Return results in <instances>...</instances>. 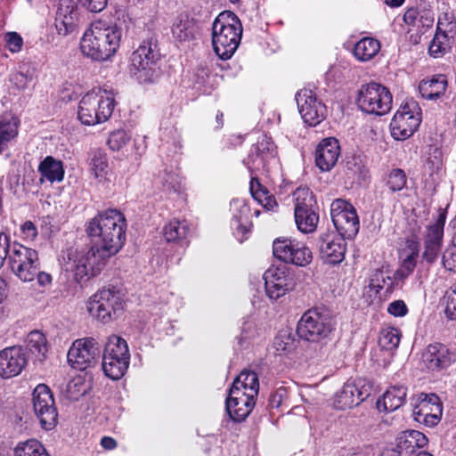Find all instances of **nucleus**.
<instances>
[{
  "mask_svg": "<svg viewBox=\"0 0 456 456\" xmlns=\"http://www.w3.org/2000/svg\"><path fill=\"white\" fill-rule=\"evenodd\" d=\"M126 227L125 215L116 208L101 211L87 222L86 232L94 245L86 252L76 255L71 269L77 282L99 274L107 261L121 250L126 240Z\"/></svg>",
  "mask_w": 456,
  "mask_h": 456,
  "instance_id": "obj_1",
  "label": "nucleus"
},
{
  "mask_svg": "<svg viewBox=\"0 0 456 456\" xmlns=\"http://www.w3.org/2000/svg\"><path fill=\"white\" fill-rule=\"evenodd\" d=\"M121 28L97 20L87 28L80 42L82 53L95 61H106L113 56L120 45Z\"/></svg>",
  "mask_w": 456,
  "mask_h": 456,
  "instance_id": "obj_2",
  "label": "nucleus"
},
{
  "mask_svg": "<svg viewBox=\"0 0 456 456\" xmlns=\"http://www.w3.org/2000/svg\"><path fill=\"white\" fill-rule=\"evenodd\" d=\"M160 53L157 41L152 37L143 40L131 53L127 71L139 84L157 83L162 72L158 67Z\"/></svg>",
  "mask_w": 456,
  "mask_h": 456,
  "instance_id": "obj_3",
  "label": "nucleus"
},
{
  "mask_svg": "<svg viewBox=\"0 0 456 456\" xmlns=\"http://www.w3.org/2000/svg\"><path fill=\"white\" fill-rule=\"evenodd\" d=\"M242 25L232 12H223L212 25V45L221 60H229L236 52L242 36Z\"/></svg>",
  "mask_w": 456,
  "mask_h": 456,
  "instance_id": "obj_4",
  "label": "nucleus"
},
{
  "mask_svg": "<svg viewBox=\"0 0 456 456\" xmlns=\"http://www.w3.org/2000/svg\"><path fill=\"white\" fill-rule=\"evenodd\" d=\"M113 90H102L85 94L79 102L77 118L86 126H94L104 123L111 117L115 105Z\"/></svg>",
  "mask_w": 456,
  "mask_h": 456,
  "instance_id": "obj_5",
  "label": "nucleus"
},
{
  "mask_svg": "<svg viewBox=\"0 0 456 456\" xmlns=\"http://www.w3.org/2000/svg\"><path fill=\"white\" fill-rule=\"evenodd\" d=\"M334 330L331 315L324 308L314 307L303 314L297 326V336L305 341L318 343Z\"/></svg>",
  "mask_w": 456,
  "mask_h": 456,
  "instance_id": "obj_6",
  "label": "nucleus"
},
{
  "mask_svg": "<svg viewBox=\"0 0 456 456\" xmlns=\"http://www.w3.org/2000/svg\"><path fill=\"white\" fill-rule=\"evenodd\" d=\"M130 362V352L126 341L117 335L108 338L102 352V370L112 380L120 379Z\"/></svg>",
  "mask_w": 456,
  "mask_h": 456,
  "instance_id": "obj_7",
  "label": "nucleus"
},
{
  "mask_svg": "<svg viewBox=\"0 0 456 456\" xmlns=\"http://www.w3.org/2000/svg\"><path fill=\"white\" fill-rule=\"evenodd\" d=\"M422 121V110L418 102L406 99L394 114L390 125L391 136L396 141L411 137Z\"/></svg>",
  "mask_w": 456,
  "mask_h": 456,
  "instance_id": "obj_8",
  "label": "nucleus"
},
{
  "mask_svg": "<svg viewBox=\"0 0 456 456\" xmlns=\"http://www.w3.org/2000/svg\"><path fill=\"white\" fill-rule=\"evenodd\" d=\"M125 302L115 287L102 289L88 301L87 310L97 321L106 324L116 320L123 312Z\"/></svg>",
  "mask_w": 456,
  "mask_h": 456,
  "instance_id": "obj_9",
  "label": "nucleus"
},
{
  "mask_svg": "<svg viewBox=\"0 0 456 456\" xmlns=\"http://www.w3.org/2000/svg\"><path fill=\"white\" fill-rule=\"evenodd\" d=\"M7 263L13 274L24 282L34 281L41 267L38 252L16 240L11 242Z\"/></svg>",
  "mask_w": 456,
  "mask_h": 456,
  "instance_id": "obj_10",
  "label": "nucleus"
},
{
  "mask_svg": "<svg viewBox=\"0 0 456 456\" xmlns=\"http://www.w3.org/2000/svg\"><path fill=\"white\" fill-rule=\"evenodd\" d=\"M332 223L338 235L352 240L359 232L360 220L355 208L347 200L336 199L330 205Z\"/></svg>",
  "mask_w": 456,
  "mask_h": 456,
  "instance_id": "obj_11",
  "label": "nucleus"
},
{
  "mask_svg": "<svg viewBox=\"0 0 456 456\" xmlns=\"http://www.w3.org/2000/svg\"><path fill=\"white\" fill-rule=\"evenodd\" d=\"M446 216V210L440 208L436 221L426 226V231L423 234L421 262H425L428 265H432L436 262L442 251Z\"/></svg>",
  "mask_w": 456,
  "mask_h": 456,
  "instance_id": "obj_12",
  "label": "nucleus"
},
{
  "mask_svg": "<svg viewBox=\"0 0 456 456\" xmlns=\"http://www.w3.org/2000/svg\"><path fill=\"white\" fill-rule=\"evenodd\" d=\"M32 395L33 409L41 428L52 430L58 422V411L53 392L45 384H39L35 387Z\"/></svg>",
  "mask_w": 456,
  "mask_h": 456,
  "instance_id": "obj_13",
  "label": "nucleus"
},
{
  "mask_svg": "<svg viewBox=\"0 0 456 456\" xmlns=\"http://www.w3.org/2000/svg\"><path fill=\"white\" fill-rule=\"evenodd\" d=\"M101 355V346L94 338L87 337L76 339L68 351L67 359L69 365L78 370H85L94 366Z\"/></svg>",
  "mask_w": 456,
  "mask_h": 456,
  "instance_id": "obj_14",
  "label": "nucleus"
},
{
  "mask_svg": "<svg viewBox=\"0 0 456 456\" xmlns=\"http://www.w3.org/2000/svg\"><path fill=\"white\" fill-rule=\"evenodd\" d=\"M295 98L299 113L307 126H316L325 119L326 106L311 87H302L297 92Z\"/></svg>",
  "mask_w": 456,
  "mask_h": 456,
  "instance_id": "obj_15",
  "label": "nucleus"
},
{
  "mask_svg": "<svg viewBox=\"0 0 456 456\" xmlns=\"http://www.w3.org/2000/svg\"><path fill=\"white\" fill-rule=\"evenodd\" d=\"M393 96L388 87H362L359 91L357 104L370 114L382 116L392 108Z\"/></svg>",
  "mask_w": 456,
  "mask_h": 456,
  "instance_id": "obj_16",
  "label": "nucleus"
},
{
  "mask_svg": "<svg viewBox=\"0 0 456 456\" xmlns=\"http://www.w3.org/2000/svg\"><path fill=\"white\" fill-rule=\"evenodd\" d=\"M265 292L276 300L294 289L296 280L286 265L272 266L264 273Z\"/></svg>",
  "mask_w": 456,
  "mask_h": 456,
  "instance_id": "obj_17",
  "label": "nucleus"
},
{
  "mask_svg": "<svg viewBox=\"0 0 456 456\" xmlns=\"http://www.w3.org/2000/svg\"><path fill=\"white\" fill-rule=\"evenodd\" d=\"M442 403L436 394H420L414 404V419L428 428L436 426L441 420Z\"/></svg>",
  "mask_w": 456,
  "mask_h": 456,
  "instance_id": "obj_18",
  "label": "nucleus"
},
{
  "mask_svg": "<svg viewBox=\"0 0 456 456\" xmlns=\"http://www.w3.org/2000/svg\"><path fill=\"white\" fill-rule=\"evenodd\" d=\"M423 361L433 372L445 370L456 362V349L441 342L431 343L423 353Z\"/></svg>",
  "mask_w": 456,
  "mask_h": 456,
  "instance_id": "obj_19",
  "label": "nucleus"
},
{
  "mask_svg": "<svg viewBox=\"0 0 456 456\" xmlns=\"http://www.w3.org/2000/svg\"><path fill=\"white\" fill-rule=\"evenodd\" d=\"M345 240L334 232L322 233L318 238V247L322 261L333 265L343 262L346 251Z\"/></svg>",
  "mask_w": 456,
  "mask_h": 456,
  "instance_id": "obj_20",
  "label": "nucleus"
},
{
  "mask_svg": "<svg viewBox=\"0 0 456 456\" xmlns=\"http://www.w3.org/2000/svg\"><path fill=\"white\" fill-rule=\"evenodd\" d=\"M245 393L229 388L225 400V410L234 422L244 421L256 406L257 395Z\"/></svg>",
  "mask_w": 456,
  "mask_h": 456,
  "instance_id": "obj_21",
  "label": "nucleus"
},
{
  "mask_svg": "<svg viewBox=\"0 0 456 456\" xmlns=\"http://www.w3.org/2000/svg\"><path fill=\"white\" fill-rule=\"evenodd\" d=\"M28 358L21 346H8L0 351V377L11 379L21 373Z\"/></svg>",
  "mask_w": 456,
  "mask_h": 456,
  "instance_id": "obj_22",
  "label": "nucleus"
},
{
  "mask_svg": "<svg viewBox=\"0 0 456 456\" xmlns=\"http://www.w3.org/2000/svg\"><path fill=\"white\" fill-rule=\"evenodd\" d=\"M276 156V145L273 139L266 134L258 137L256 143L249 149L248 156L243 159V164L250 173L255 169L264 167L269 159Z\"/></svg>",
  "mask_w": 456,
  "mask_h": 456,
  "instance_id": "obj_23",
  "label": "nucleus"
},
{
  "mask_svg": "<svg viewBox=\"0 0 456 456\" xmlns=\"http://www.w3.org/2000/svg\"><path fill=\"white\" fill-rule=\"evenodd\" d=\"M403 20L409 27V31H416L420 36L433 27L435 23V12L431 5L419 4L407 8Z\"/></svg>",
  "mask_w": 456,
  "mask_h": 456,
  "instance_id": "obj_24",
  "label": "nucleus"
},
{
  "mask_svg": "<svg viewBox=\"0 0 456 456\" xmlns=\"http://www.w3.org/2000/svg\"><path fill=\"white\" fill-rule=\"evenodd\" d=\"M455 24L453 22H443L438 20L435 36L428 45V54L433 58H442L448 53L455 37Z\"/></svg>",
  "mask_w": 456,
  "mask_h": 456,
  "instance_id": "obj_25",
  "label": "nucleus"
},
{
  "mask_svg": "<svg viewBox=\"0 0 456 456\" xmlns=\"http://www.w3.org/2000/svg\"><path fill=\"white\" fill-rule=\"evenodd\" d=\"M340 156V144L335 137L322 139L315 149V164L322 172L331 170Z\"/></svg>",
  "mask_w": 456,
  "mask_h": 456,
  "instance_id": "obj_26",
  "label": "nucleus"
},
{
  "mask_svg": "<svg viewBox=\"0 0 456 456\" xmlns=\"http://www.w3.org/2000/svg\"><path fill=\"white\" fill-rule=\"evenodd\" d=\"M78 20V11L73 0H60L55 17V27L59 34L72 32Z\"/></svg>",
  "mask_w": 456,
  "mask_h": 456,
  "instance_id": "obj_27",
  "label": "nucleus"
},
{
  "mask_svg": "<svg viewBox=\"0 0 456 456\" xmlns=\"http://www.w3.org/2000/svg\"><path fill=\"white\" fill-rule=\"evenodd\" d=\"M368 394L363 392L355 383H346L336 395L334 407L345 411L359 405L363 402Z\"/></svg>",
  "mask_w": 456,
  "mask_h": 456,
  "instance_id": "obj_28",
  "label": "nucleus"
},
{
  "mask_svg": "<svg viewBox=\"0 0 456 456\" xmlns=\"http://www.w3.org/2000/svg\"><path fill=\"white\" fill-rule=\"evenodd\" d=\"M396 447L403 456H410L428 445V437L418 430H405L396 437Z\"/></svg>",
  "mask_w": 456,
  "mask_h": 456,
  "instance_id": "obj_29",
  "label": "nucleus"
},
{
  "mask_svg": "<svg viewBox=\"0 0 456 456\" xmlns=\"http://www.w3.org/2000/svg\"><path fill=\"white\" fill-rule=\"evenodd\" d=\"M420 243L418 236H412L404 240V246L399 251L401 258V269L405 276L413 273L419 257Z\"/></svg>",
  "mask_w": 456,
  "mask_h": 456,
  "instance_id": "obj_30",
  "label": "nucleus"
},
{
  "mask_svg": "<svg viewBox=\"0 0 456 456\" xmlns=\"http://www.w3.org/2000/svg\"><path fill=\"white\" fill-rule=\"evenodd\" d=\"M407 395V387L402 385L390 387L379 398L376 406L379 411L390 412L399 409L405 403Z\"/></svg>",
  "mask_w": 456,
  "mask_h": 456,
  "instance_id": "obj_31",
  "label": "nucleus"
},
{
  "mask_svg": "<svg viewBox=\"0 0 456 456\" xmlns=\"http://www.w3.org/2000/svg\"><path fill=\"white\" fill-rule=\"evenodd\" d=\"M190 234V224L186 220L174 218L163 228V236L167 242H176L182 246H189Z\"/></svg>",
  "mask_w": 456,
  "mask_h": 456,
  "instance_id": "obj_32",
  "label": "nucleus"
},
{
  "mask_svg": "<svg viewBox=\"0 0 456 456\" xmlns=\"http://www.w3.org/2000/svg\"><path fill=\"white\" fill-rule=\"evenodd\" d=\"M19 126L20 119L15 115L5 112L0 116V153L18 136Z\"/></svg>",
  "mask_w": 456,
  "mask_h": 456,
  "instance_id": "obj_33",
  "label": "nucleus"
},
{
  "mask_svg": "<svg viewBox=\"0 0 456 456\" xmlns=\"http://www.w3.org/2000/svg\"><path fill=\"white\" fill-rule=\"evenodd\" d=\"M249 191L253 199L267 210H274L278 203L273 194L260 183L256 176H252L249 183Z\"/></svg>",
  "mask_w": 456,
  "mask_h": 456,
  "instance_id": "obj_34",
  "label": "nucleus"
},
{
  "mask_svg": "<svg viewBox=\"0 0 456 456\" xmlns=\"http://www.w3.org/2000/svg\"><path fill=\"white\" fill-rule=\"evenodd\" d=\"M232 390L246 392L248 395H258L259 380L256 372L250 370H243L233 380L231 387Z\"/></svg>",
  "mask_w": 456,
  "mask_h": 456,
  "instance_id": "obj_35",
  "label": "nucleus"
},
{
  "mask_svg": "<svg viewBox=\"0 0 456 456\" xmlns=\"http://www.w3.org/2000/svg\"><path fill=\"white\" fill-rule=\"evenodd\" d=\"M38 172L50 183L61 182L64 178V167L61 160L46 156L38 166Z\"/></svg>",
  "mask_w": 456,
  "mask_h": 456,
  "instance_id": "obj_36",
  "label": "nucleus"
},
{
  "mask_svg": "<svg viewBox=\"0 0 456 456\" xmlns=\"http://www.w3.org/2000/svg\"><path fill=\"white\" fill-rule=\"evenodd\" d=\"M89 165L94 177L100 182L105 181L109 175V162L102 149H94L89 153Z\"/></svg>",
  "mask_w": 456,
  "mask_h": 456,
  "instance_id": "obj_37",
  "label": "nucleus"
},
{
  "mask_svg": "<svg viewBox=\"0 0 456 456\" xmlns=\"http://www.w3.org/2000/svg\"><path fill=\"white\" fill-rule=\"evenodd\" d=\"M380 50V43L373 37H363L354 47L353 53L360 61H368L373 59Z\"/></svg>",
  "mask_w": 456,
  "mask_h": 456,
  "instance_id": "obj_38",
  "label": "nucleus"
},
{
  "mask_svg": "<svg viewBox=\"0 0 456 456\" xmlns=\"http://www.w3.org/2000/svg\"><path fill=\"white\" fill-rule=\"evenodd\" d=\"M294 213L317 209L314 192L307 187H299L293 192Z\"/></svg>",
  "mask_w": 456,
  "mask_h": 456,
  "instance_id": "obj_39",
  "label": "nucleus"
},
{
  "mask_svg": "<svg viewBox=\"0 0 456 456\" xmlns=\"http://www.w3.org/2000/svg\"><path fill=\"white\" fill-rule=\"evenodd\" d=\"M172 33L180 42L190 41L194 38L196 34V26L192 19L188 16H181L173 24Z\"/></svg>",
  "mask_w": 456,
  "mask_h": 456,
  "instance_id": "obj_40",
  "label": "nucleus"
},
{
  "mask_svg": "<svg viewBox=\"0 0 456 456\" xmlns=\"http://www.w3.org/2000/svg\"><path fill=\"white\" fill-rule=\"evenodd\" d=\"M13 456H51L44 444L37 439L31 438L19 442L13 449Z\"/></svg>",
  "mask_w": 456,
  "mask_h": 456,
  "instance_id": "obj_41",
  "label": "nucleus"
},
{
  "mask_svg": "<svg viewBox=\"0 0 456 456\" xmlns=\"http://www.w3.org/2000/svg\"><path fill=\"white\" fill-rule=\"evenodd\" d=\"M27 349L38 360H43L47 352V341L44 333L33 330L26 339Z\"/></svg>",
  "mask_w": 456,
  "mask_h": 456,
  "instance_id": "obj_42",
  "label": "nucleus"
},
{
  "mask_svg": "<svg viewBox=\"0 0 456 456\" xmlns=\"http://www.w3.org/2000/svg\"><path fill=\"white\" fill-rule=\"evenodd\" d=\"M295 222L297 229L303 233L314 232L319 223L317 209L294 213Z\"/></svg>",
  "mask_w": 456,
  "mask_h": 456,
  "instance_id": "obj_43",
  "label": "nucleus"
},
{
  "mask_svg": "<svg viewBox=\"0 0 456 456\" xmlns=\"http://www.w3.org/2000/svg\"><path fill=\"white\" fill-rule=\"evenodd\" d=\"M383 181L388 191L391 193H395L407 187L408 178L403 169L395 167L387 172Z\"/></svg>",
  "mask_w": 456,
  "mask_h": 456,
  "instance_id": "obj_44",
  "label": "nucleus"
},
{
  "mask_svg": "<svg viewBox=\"0 0 456 456\" xmlns=\"http://www.w3.org/2000/svg\"><path fill=\"white\" fill-rule=\"evenodd\" d=\"M402 333L399 329L387 327L382 329L379 337V344L385 350H395L401 341Z\"/></svg>",
  "mask_w": 456,
  "mask_h": 456,
  "instance_id": "obj_45",
  "label": "nucleus"
},
{
  "mask_svg": "<svg viewBox=\"0 0 456 456\" xmlns=\"http://www.w3.org/2000/svg\"><path fill=\"white\" fill-rule=\"evenodd\" d=\"M131 141V134L125 129H116L110 133L106 144L111 151H120Z\"/></svg>",
  "mask_w": 456,
  "mask_h": 456,
  "instance_id": "obj_46",
  "label": "nucleus"
},
{
  "mask_svg": "<svg viewBox=\"0 0 456 456\" xmlns=\"http://www.w3.org/2000/svg\"><path fill=\"white\" fill-rule=\"evenodd\" d=\"M295 240L289 238H277L273 243V254L274 257L288 264L290 248Z\"/></svg>",
  "mask_w": 456,
  "mask_h": 456,
  "instance_id": "obj_47",
  "label": "nucleus"
},
{
  "mask_svg": "<svg viewBox=\"0 0 456 456\" xmlns=\"http://www.w3.org/2000/svg\"><path fill=\"white\" fill-rule=\"evenodd\" d=\"M313 258L312 250L304 242H301L295 256L291 257L288 264L305 267L312 263Z\"/></svg>",
  "mask_w": 456,
  "mask_h": 456,
  "instance_id": "obj_48",
  "label": "nucleus"
},
{
  "mask_svg": "<svg viewBox=\"0 0 456 456\" xmlns=\"http://www.w3.org/2000/svg\"><path fill=\"white\" fill-rule=\"evenodd\" d=\"M444 313L451 320H456V281L446 290Z\"/></svg>",
  "mask_w": 456,
  "mask_h": 456,
  "instance_id": "obj_49",
  "label": "nucleus"
},
{
  "mask_svg": "<svg viewBox=\"0 0 456 456\" xmlns=\"http://www.w3.org/2000/svg\"><path fill=\"white\" fill-rule=\"evenodd\" d=\"M442 264L445 270L456 272V242L449 244L442 256Z\"/></svg>",
  "mask_w": 456,
  "mask_h": 456,
  "instance_id": "obj_50",
  "label": "nucleus"
},
{
  "mask_svg": "<svg viewBox=\"0 0 456 456\" xmlns=\"http://www.w3.org/2000/svg\"><path fill=\"white\" fill-rule=\"evenodd\" d=\"M232 210V218L231 222L236 221H248L249 218L250 209L249 207L243 201L239 200H232L231 203Z\"/></svg>",
  "mask_w": 456,
  "mask_h": 456,
  "instance_id": "obj_51",
  "label": "nucleus"
},
{
  "mask_svg": "<svg viewBox=\"0 0 456 456\" xmlns=\"http://www.w3.org/2000/svg\"><path fill=\"white\" fill-rule=\"evenodd\" d=\"M4 42L7 49L16 53L21 51L23 45V38L17 32H7L4 34Z\"/></svg>",
  "mask_w": 456,
  "mask_h": 456,
  "instance_id": "obj_52",
  "label": "nucleus"
},
{
  "mask_svg": "<svg viewBox=\"0 0 456 456\" xmlns=\"http://www.w3.org/2000/svg\"><path fill=\"white\" fill-rule=\"evenodd\" d=\"M20 236L21 239L26 242H33L38 236V231L37 225L30 220L25 221L20 225Z\"/></svg>",
  "mask_w": 456,
  "mask_h": 456,
  "instance_id": "obj_53",
  "label": "nucleus"
},
{
  "mask_svg": "<svg viewBox=\"0 0 456 456\" xmlns=\"http://www.w3.org/2000/svg\"><path fill=\"white\" fill-rule=\"evenodd\" d=\"M287 397V388L285 387H280L270 393L267 407L270 409H278L281 405L283 400Z\"/></svg>",
  "mask_w": 456,
  "mask_h": 456,
  "instance_id": "obj_54",
  "label": "nucleus"
},
{
  "mask_svg": "<svg viewBox=\"0 0 456 456\" xmlns=\"http://www.w3.org/2000/svg\"><path fill=\"white\" fill-rule=\"evenodd\" d=\"M10 248L11 235L4 232H0V269L4 266L5 261L8 260Z\"/></svg>",
  "mask_w": 456,
  "mask_h": 456,
  "instance_id": "obj_55",
  "label": "nucleus"
},
{
  "mask_svg": "<svg viewBox=\"0 0 456 456\" xmlns=\"http://www.w3.org/2000/svg\"><path fill=\"white\" fill-rule=\"evenodd\" d=\"M408 312V306L402 299L395 300L387 306V313L395 317H403Z\"/></svg>",
  "mask_w": 456,
  "mask_h": 456,
  "instance_id": "obj_56",
  "label": "nucleus"
},
{
  "mask_svg": "<svg viewBox=\"0 0 456 456\" xmlns=\"http://www.w3.org/2000/svg\"><path fill=\"white\" fill-rule=\"evenodd\" d=\"M162 186L166 191H177L179 189V183L177 181V175L173 173L165 172L162 176Z\"/></svg>",
  "mask_w": 456,
  "mask_h": 456,
  "instance_id": "obj_57",
  "label": "nucleus"
},
{
  "mask_svg": "<svg viewBox=\"0 0 456 456\" xmlns=\"http://www.w3.org/2000/svg\"><path fill=\"white\" fill-rule=\"evenodd\" d=\"M83 7L92 12H100L106 5L108 0H78Z\"/></svg>",
  "mask_w": 456,
  "mask_h": 456,
  "instance_id": "obj_58",
  "label": "nucleus"
},
{
  "mask_svg": "<svg viewBox=\"0 0 456 456\" xmlns=\"http://www.w3.org/2000/svg\"><path fill=\"white\" fill-rule=\"evenodd\" d=\"M419 94L425 99L431 101H437L443 99L445 96L446 87H442L440 91L432 92L429 87H418Z\"/></svg>",
  "mask_w": 456,
  "mask_h": 456,
  "instance_id": "obj_59",
  "label": "nucleus"
},
{
  "mask_svg": "<svg viewBox=\"0 0 456 456\" xmlns=\"http://www.w3.org/2000/svg\"><path fill=\"white\" fill-rule=\"evenodd\" d=\"M427 84H429V86H434L436 84L441 86H447L448 79L444 74H434L430 78L423 79L419 86H427Z\"/></svg>",
  "mask_w": 456,
  "mask_h": 456,
  "instance_id": "obj_60",
  "label": "nucleus"
},
{
  "mask_svg": "<svg viewBox=\"0 0 456 456\" xmlns=\"http://www.w3.org/2000/svg\"><path fill=\"white\" fill-rule=\"evenodd\" d=\"M11 81L15 85H26L32 83V76L24 74L23 72H16L12 75Z\"/></svg>",
  "mask_w": 456,
  "mask_h": 456,
  "instance_id": "obj_61",
  "label": "nucleus"
},
{
  "mask_svg": "<svg viewBox=\"0 0 456 456\" xmlns=\"http://www.w3.org/2000/svg\"><path fill=\"white\" fill-rule=\"evenodd\" d=\"M249 224V220L248 221H236V222H231L232 227L240 234H241L242 237H244L248 232L249 229L248 228V224Z\"/></svg>",
  "mask_w": 456,
  "mask_h": 456,
  "instance_id": "obj_62",
  "label": "nucleus"
},
{
  "mask_svg": "<svg viewBox=\"0 0 456 456\" xmlns=\"http://www.w3.org/2000/svg\"><path fill=\"white\" fill-rule=\"evenodd\" d=\"M36 278L40 286H46L52 283V276L50 273L45 272H41L40 269H37V273L36 274Z\"/></svg>",
  "mask_w": 456,
  "mask_h": 456,
  "instance_id": "obj_63",
  "label": "nucleus"
},
{
  "mask_svg": "<svg viewBox=\"0 0 456 456\" xmlns=\"http://www.w3.org/2000/svg\"><path fill=\"white\" fill-rule=\"evenodd\" d=\"M101 445L105 450H114L118 446L117 441L111 436H103L101 439Z\"/></svg>",
  "mask_w": 456,
  "mask_h": 456,
  "instance_id": "obj_64",
  "label": "nucleus"
}]
</instances>
